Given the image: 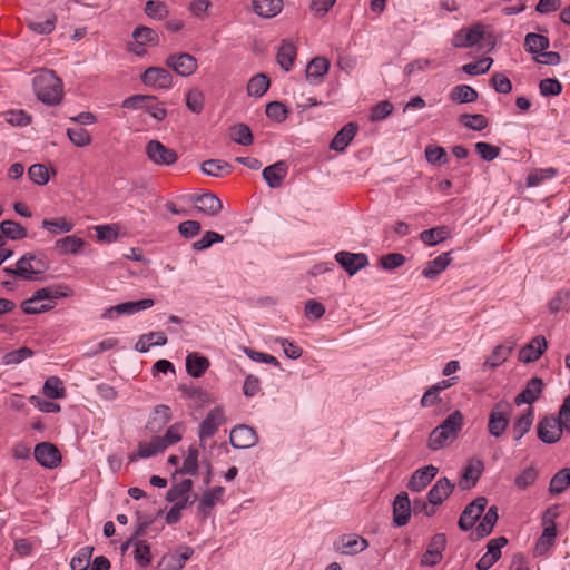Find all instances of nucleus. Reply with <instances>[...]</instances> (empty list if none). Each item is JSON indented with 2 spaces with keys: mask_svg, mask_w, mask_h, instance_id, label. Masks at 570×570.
I'll return each mask as SVG.
<instances>
[{
  "mask_svg": "<svg viewBox=\"0 0 570 570\" xmlns=\"http://www.w3.org/2000/svg\"><path fill=\"white\" fill-rule=\"evenodd\" d=\"M464 424V416L461 411L452 412L440 425L434 428L428 439V448L431 451H439L452 444L459 436Z\"/></svg>",
  "mask_w": 570,
  "mask_h": 570,
  "instance_id": "1",
  "label": "nucleus"
},
{
  "mask_svg": "<svg viewBox=\"0 0 570 570\" xmlns=\"http://www.w3.org/2000/svg\"><path fill=\"white\" fill-rule=\"evenodd\" d=\"M32 86L37 98L46 105H59L63 98L62 81L52 70H40L33 77Z\"/></svg>",
  "mask_w": 570,
  "mask_h": 570,
  "instance_id": "2",
  "label": "nucleus"
},
{
  "mask_svg": "<svg viewBox=\"0 0 570 570\" xmlns=\"http://www.w3.org/2000/svg\"><path fill=\"white\" fill-rule=\"evenodd\" d=\"M512 405L508 401H499L490 411L488 431L494 438H500L509 426Z\"/></svg>",
  "mask_w": 570,
  "mask_h": 570,
  "instance_id": "3",
  "label": "nucleus"
},
{
  "mask_svg": "<svg viewBox=\"0 0 570 570\" xmlns=\"http://www.w3.org/2000/svg\"><path fill=\"white\" fill-rule=\"evenodd\" d=\"M67 296L68 295L66 293L61 292L58 287H52V286L43 287V288L36 291L33 293L32 297L24 299L21 303V309L23 311L24 314H39L42 312H47L52 308V305H50V304L39 305V307H32V308L30 307V305L33 303H40L41 301H45V299L53 301V299H57L60 297H67Z\"/></svg>",
  "mask_w": 570,
  "mask_h": 570,
  "instance_id": "4",
  "label": "nucleus"
},
{
  "mask_svg": "<svg viewBox=\"0 0 570 570\" xmlns=\"http://www.w3.org/2000/svg\"><path fill=\"white\" fill-rule=\"evenodd\" d=\"M145 154L157 166H171L178 160V154L174 149L156 139L147 142Z\"/></svg>",
  "mask_w": 570,
  "mask_h": 570,
  "instance_id": "5",
  "label": "nucleus"
},
{
  "mask_svg": "<svg viewBox=\"0 0 570 570\" xmlns=\"http://www.w3.org/2000/svg\"><path fill=\"white\" fill-rule=\"evenodd\" d=\"M488 500L485 497H478L470 502L462 511L458 525L462 531H469L473 528L475 522L480 519L487 507Z\"/></svg>",
  "mask_w": 570,
  "mask_h": 570,
  "instance_id": "6",
  "label": "nucleus"
},
{
  "mask_svg": "<svg viewBox=\"0 0 570 570\" xmlns=\"http://www.w3.org/2000/svg\"><path fill=\"white\" fill-rule=\"evenodd\" d=\"M165 65L181 77L193 75L198 67L197 59L187 52L169 55Z\"/></svg>",
  "mask_w": 570,
  "mask_h": 570,
  "instance_id": "7",
  "label": "nucleus"
},
{
  "mask_svg": "<svg viewBox=\"0 0 570 570\" xmlns=\"http://www.w3.org/2000/svg\"><path fill=\"white\" fill-rule=\"evenodd\" d=\"M563 431V426H561V423L554 415L544 416L537 426L538 438L547 444L558 442Z\"/></svg>",
  "mask_w": 570,
  "mask_h": 570,
  "instance_id": "8",
  "label": "nucleus"
},
{
  "mask_svg": "<svg viewBox=\"0 0 570 570\" xmlns=\"http://www.w3.org/2000/svg\"><path fill=\"white\" fill-rule=\"evenodd\" d=\"M335 261L351 276L368 265V257L364 253L342 250L335 254Z\"/></svg>",
  "mask_w": 570,
  "mask_h": 570,
  "instance_id": "9",
  "label": "nucleus"
},
{
  "mask_svg": "<svg viewBox=\"0 0 570 570\" xmlns=\"http://www.w3.org/2000/svg\"><path fill=\"white\" fill-rule=\"evenodd\" d=\"M33 454L36 461L48 469L57 468L61 462V454L58 448L50 442L38 443Z\"/></svg>",
  "mask_w": 570,
  "mask_h": 570,
  "instance_id": "10",
  "label": "nucleus"
},
{
  "mask_svg": "<svg viewBox=\"0 0 570 570\" xmlns=\"http://www.w3.org/2000/svg\"><path fill=\"white\" fill-rule=\"evenodd\" d=\"M333 547L341 554L353 556L365 550L368 547V542L357 534H343L335 540Z\"/></svg>",
  "mask_w": 570,
  "mask_h": 570,
  "instance_id": "11",
  "label": "nucleus"
},
{
  "mask_svg": "<svg viewBox=\"0 0 570 570\" xmlns=\"http://www.w3.org/2000/svg\"><path fill=\"white\" fill-rule=\"evenodd\" d=\"M484 37V27L476 23L471 28H462L454 33L452 46L455 48H470L479 43Z\"/></svg>",
  "mask_w": 570,
  "mask_h": 570,
  "instance_id": "12",
  "label": "nucleus"
},
{
  "mask_svg": "<svg viewBox=\"0 0 570 570\" xmlns=\"http://www.w3.org/2000/svg\"><path fill=\"white\" fill-rule=\"evenodd\" d=\"M141 81L148 87L169 89L173 86V76L165 68L149 67L141 75Z\"/></svg>",
  "mask_w": 570,
  "mask_h": 570,
  "instance_id": "13",
  "label": "nucleus"
},
{
  "mask_svg": "<svg viewBox=\"0 0 570 570\" xmlns=\"http://www.w3.org/2000/svg\"><path fill=\"white\" fill-rule=\"evenodd\" d=\"M225 422L224 411L222 407H214L199 424L198 436L200 441L215 435L219 426Z\"/></svg>",
  "mask_w": 570,
  "mask_h": 570,
  "instance_id": "14",
  "label": "nucleus"
},
{
  "mask_svg": "<svg viewBox=\"0 0 570 570\" xmlns=\"http://www.w3.org/2000/svg\"><path fill=\"white\" fill-rule=\"evenodd\" d=\"M193 553V548L187 546L180 547L178 552L166 553L159 560L157 570H180Z\"/></svg>",
  "mask_w": 570,
  "mask_h": 570,
  "instance_id": "15",
  "label": "nucleus"
},
{
  "mask_svg": "<svg viewBox=\"0 0 570 570\" xmlns=\"http://www.w3.org/2000/svg\"><path fill=\"white\" fill-rule=\"evenodd\" d=\"M446 537L444 533H436L432 537L428 550L422 556L421 564L434 567L442 560V552L445 549Z\"/></svg>",
  "mask_w": 570,
  "mask_h": 570,
  "instance_id": "16",
  "label": "nucleus"
},
{
  "mask_svg": "<svg viewBox=\"0 0 570 570\" xmlns=\"http://www.w3.org/2000/svg\"><path fill=\"white\" fill-rule=\"evenodd\" d=\"M544 383L540 377H532L527 382L525 387L514 397L515 405H532L538 401L543 392Z\"/></svg>",
  "mask_w": 570,
  "mask_h": 570,
  "instance_id": "17",
  "label": "nucleus"
},
{
  "mask_svg": "<svg viewBox=\"0 0 570 570\" xmlns=\"http://www.w3.org/2000/svg\"><path fill=\"white\" fill-rule=\"evenodd\" d=\"M257 440L255 430L245 424L235 426L229 434V442L235 449H248L255 445Z\"/></svg>",
  "mask_w": 570,
  "mask_h": 570,
  "instance_id": "18",
  "label": "nucleus"
},
{
  "mask_svg": "<svg viewBox=\"0 0 570 570\" xmlns=\"http://www.w3.org/2000/svg\"><path fill=\"white\" fill-rule=\"evenodd\" d=\"M288 173V165L284 160L276 161L273 165L265 167L262 176L269 188L276 189L283 185V181Z\"/></svg>",
  "mask_w": 570,
  "mask_h": 570,
  "instance_id": "19",
  "label": "nucleus"
},
{
  "mask_svg": "<svg viewBox=\"0 0 570 570\" xmlns=\"http://www.w3.org/2000/svg\"><path fill=\"white\" fill-rule=\"evenodd\" d=\"M439 469L432 464L417 469L409 480L407 488L413 492L422 491L438 474Z\"/></svg>",
  "mask_w": 570,
  "mask_h": 570,
  "instance_id": "20",
  "label": "nucleus"
},
{
  "mask_svg": "<svg viewBox=\"0 0 570 570\" xmlns=\"http://www.w3.org/2000/svg\"><path fill=\"white\" fill-rule=\"evenodd\" d=\"M483 470L484 464L480 459L469 460L459 482L460 488L463 490L473 488L481 478Z\"/></svg>",
  "mask_w": 570,
  "mask_h": 570,
  "instance_id": "21",
  "label": "nucleus"
},
{
  "mask_svg": "<svg viewBox=\"0 0 570 570\" xmlns=\"http://www.w3.org/2000/svg\"><path fill=\"white\" fill-rule=\"evenodd\" d=\"M411 517V502L406 492L399 493L393 501V522L396 527L407 524Z\"/></svg>",
  "mask_w": 570,
  "mask_h": 570,
  "instance_id": "22",
  "label": "nucleus"
},
{
  "mask_svg": "<svg viewBox=\"0 0 570 570\" xmlns=\"http://www.w3.org/2000/svg\"><path fill=\"white\" fill-rule=\"evenodd\" d=\"M194 204L198 212L207 216H217L223 209L222 200L210 193L195 196Z\"/></svg>",
  "mask_w": 570,
  "mask_h": 570,
  "instance_id": "23",
  "label": "nucleus"
},
{
  "mask_svg": "<svg viewBox=\"0 0 570 570\" xmlns=\"http://www.w3.org/2000/svg\"><path fill=\"white\" fill-rule=\"evenodd\" d=\"M330 69V61L325 57L313 58L306 67V79L312 85H318L323 81Z\"/></svg>",
  "mask_w": 570,
  "mask_h": 570,
  "instance_id": "24",
  "label": "nucleus"
},
{
  "mask_svg": "<svg viewBox=\"0 0 570 570\" xmlns=\"http://www.w3.org/2000/svg\"><path fill=\"white\" fill-rule=\"evenodd\" d=\"M454 483L448 478L439 479L428 493V501L432 505L442 504L443 501L453 492Z\"/></svg>",
  "mask_w": 570,
  "mask_h": 570,
  "instance_id": "25",
  "label": "nucleus"
},
{
  "mask_svg": "<svg viewBox=\"0 0 570 570\" xmlns=\"http://www.w3.org/2000/svg\"><path fill=\"white\" fill-rule=\"evenodd\" d=\"M547 348V341L543 336H535L519 352V360L523 363H531L540 358Z\"/></svg>",
  "mask_w": 570,
  "mask_h": 570,
  "instance_id": "26",
  "label": "nucleus"
},
{
  "mask_svg": "<svg viewBox=\"0 0 570 570\" xmlns=\"http://www.w3.org/2000/svg\"><path fill=\"white\" fill-rule=\"evenodd\" d=\"M358 125L356 122H347L332 139L330 148L335 151H344L350 142L357 134Z\"/></svg>",
  "mask_w": 570,
  "mask_h": 570,
  "instance_id": "27",
  "label": "nucleus"
},
{
  "mask_svg": "<svg viewBox=\"0 0 570 570\" xmlns=\"http://www.w3.org/2000/svg\"><path fill=\"white\" fill-rule=\"evenodd\" d=\"M171 420V410L169 406L160 404L154 409L153 415L149 419L146 429L153 433L159 432Z\"/></svg>",
  "mask_w": 570,
  "mask_h": 570,
  "instance_id": "28",
  "label": "nucleus"
},
{
  "mask_svg": "<svg viewBox=\"0 0 570 570\" xmlns=\"http://www.w3.org/2000/svg\"><path fill=\"white\" fill-rule=\"evenodd\" d=\"M451 254L452 252H446L432 261H429L424 269L422 271V275L428 279H433L438 275H440L451 263Z\"/></svg>",
  "mask_w": 570,
  "mask_h": 570,
  "instance_id": "29",
  "label": "nucleus"
},
{
  "mask_svg": "<svg viewBox=\"0 0 570 570\" xmlns=\"http://www.w3.org/2000/svg\"><path fill=\"white\" fill-rule=\"evenodd\" d=\"M296 56V47L292 42L283 40L278 48L276 60L284 71L288 72L292 69Z\"/></svg>",
  "mask_w": 570,
  "mask_h": 570,
  "instance_id": "30",
  "label": "nucleus"
},
{
  "mask_svg": "<svg viewBox=\"0 0 570 570\" xmlns=\"http://www.w3.org/2000/svg\"><path fill=\"white\" fill-rule=\"evenodd\" d=\"M514 347V342L507 341L504 344L497 345L490 356L485 360L484 366L494 368L505 362Z\"/></svg>",
  "mask_w": 570,
  "mask_h": 570,
  "instance_id": "31",
  "label": "nucleus"
},
{
  "mask_svg": "<svg viewBox=\"0 0 570 570\" xmlns=\"http://www.w3.org/2000/svg\"><path fill=\"white\" fill-rule=\"evenodd\" d=\"M202 171L212 177H224L233 171L229 163L220 159H208L203 161L200 166Z\"/></svg>",
  "mask_w": 570,
  "mask_h": 570,
  "instance_id": "32",
  "label": "nucleus"
},
{
  "mask_svg": "<svg viewBox=\"0 0 570 570\" xmlns=\"http://www.w3.org/2000/svg\"><path fill=\"white\" fill-rule=\"evenodd\" d=\"M498 519H499L498 507L491 505L487 510L481 522L475 528L476 538L482 539V538L488 537L492 532Z\"/></svg>",
  "mask_w": 570,
  "mask_h": 570,
  "instance_id": "33",
  "label": "nucleus"
},
{
  "mask_svg": "<svg viewBox=\"0 0 570 570\" xmlns=\"http://www.w3.org/2000/svg\"><path fill=\"white\" fill-rule=\"evenodd\" d=\"M167 343V336L164 332H150L141 335L135 344V350L140 353L149 351L150 346H163Z\"/></svg>",
  "mask_w": 570,
  "mask_h": 570,
  "instance_id": "34",
  "label": "nucleus"
},
{
  "mask_svg": "<svg viewBox=\"0 0 570 570\" xmlns=\"http://www.w3.org/2000/svg\"><path fill=\"white\" fill-rule=\"evenodd\" d=\"M209 365V360L198 353H190L186 357V371L193 377H200Z\"/></svg>",
  "mask_w": 570,
  "mask_h": 570,
  "instance_id": "35",
  "label": "nucleus"
},
{
  "mask_svg": "<svg viewBox=\"0 0 570 570\" xmlns=\"http://www.w3.org/2000/svg\"><path fill=\"white\" fill-rule=\"evenodd\" d=\"M223 487H214L213 489L204 492L198 504L199 513L204 518L208 517L213 507L220 500L224 493Z\"/></svg>",
  "mask_w": 570,
  "mask_h": 570,
  "instance_id": "36",
  "label": "nucleus"
},
{
  "mask_svg": "<svg viewBox=\"0 0 570 570\" xmlns=\"http://www.w3.org/2000/svg\"><path fill=\"white\" fill-rule=\"evenodd\" d=\"M282 0H253V10L259 17L272 18L282 10Z\"/></svg>",
  "mask_w": 570,
  "mask_h": 570,
  "instance_id": "37",
  "label": "nucleus"
},
{
  "mask_svg": "<svg viewBox=\"0 0 570 570\" xmlns=\"http://www.w3.org/2000/svg\"><path fill=\"white\" fill-rule=\"evenodd\" d=\"M451 235L448 226H436L430 229H425L420 234V239L428 246H435L439 243L444 242Z\"/></svg>",
  "mask_w": 570,
  "mask_h": 570,
  "instance_id": "38",
  "label": "nucleus"
},
{
  "mask_svg": "<svg viewBox=\"0 0 570 570\" xmlns=\"http://www.w3.org/2000/svg\"><path fill=\"white\" fill-rule=\"evenodd\" d=\"M557 537L556 525L543 527L542 534L537 540L534 547L535 556H543L554 544Z\"/></svg>",
  "mask_w": 570,
  "mask_h": 570,
  "instance_id": "39",
  "label": "nucleus"
},
{
  "mask_svg": "<svg viewBox=\"0 0 570 570\" xmlns=\"http://www.w3.org/2000/svg\"><path fill=\"white\" fill-rule=\"evenodd\" d=\"M33 253H26L16 264V276L24 281L38 279L32 265Z\"/></svg>",
  "mask_w": 570,
  "mask_h": 570,
  "instance_id": "40",
  "label": "nucleus"
},
{
  "mask_svg": "<svg viewBox=\"0 0 570 570\" xmlns=\"http://www.w3.org/2000/svg\"><path fill=\"white\" fill-rule=\"evenodd\" d=\"M549 46V38L540 33L530 32L524 38L525 50L534 56H538L541 51L547 50Z\"/></svg>",
  "mask_w": 570,
  "mask_h": 570,
  "instance_id": "41",
  "label": "nucleus"
},
{
  "mask_svg": "<svg viewBox=\"0 0 570 570\" xmlns=\"http://www.w3.org/2000/svg\"><path fill=\"white\" fill-rule=\"evenodd\" d=\"M132 38L138 46H157L159 43V35L156 30L140 26L132 31Z\"/></svg>",
  "mask_w": 570,
  "mask_h": 570,
  "instance_id": "42",
  "label": "nucleus"
},
{
  "mask_svg": "<svg viewBox=\"0 0 570 570\" xmlns=\"http://www.w3.org/2000/svg\"><path fill=\"white\" fill-rule=\"evenodd\" d=\"M164 451V445L159 443V441L156 439V436L149 442H140L138 444V451L137 453L129 455V461L134 462L138 458L146 459L156 455L157 453H160Z\"/></svg>",
  "mask_w": 570,
  "mask_h": 570,
  "instance_id": "43",
  "label": "nucleus"
},
{
  "mask_svg": "<svg viewBox=\"0 0 570 570\" xmlns=\"http://www.w3.org/2000/svg\"><path fill=\"white\" fill-rule=\"evenodd\" d=\"M85 240L75 235L66 236L56 242V249L60 254H77L83 247Z\"/></svg>",
  "mask_w": 570,
  "mask_h": 570,
  "instance_id": "44",
  "label": "nucleus"
},
{
  "mask_svg": "<svg viewBox=\"0 0 570 570\" xmlns=\"http://www.w3.org/2000/svg\"><path fill=\"white\" fill-rule=\"evenodd\" d=\"M534 417L533 407L529 406L513 424V438L519 441L532 426Z\"/></svg>",
  "mask_w": 570,
  "mask_h": 570,
  "instance_id": "45",
  "label": "nucleus"
},
{
  "mask_svg": "<svg viewBox=\"0 0 570 570\" xmlns=\"http://www.w3.org/2000/svg\"><path fill=\"white\" fill-rule=\"evenodd\" d=\"M478 97V91L468 85L455 86L450 92V99L458 104L472 102L475 101Z\"/></svg>",
  "mask_w": 570,
  "mask_h": 570,
  "instance_id": "46",
  "label": "nucleus"
},
{
  "mask_svg": "<svg viewBox=\"0 0 570 570\" xmlns=\"http://www.w3.org/2000/svg\"><path fill=\"white\" fill-rule=\"evenodd\" d=\"M0 232L2 236L11 240H19L27 237V229L19 223L10 219L0 223Z\"/></svg>",
  "mask_w": 570,
  "mask_h": 570,
  "instance_id": "47",
  "label": "nucleus"
},
{
  "mask_svg": "<svg viewBox=\"0 0 570 570\" xmlns=\"http://www.w3.org/2000/svg\"><path fill=\"white\" fill-rule=\"evenodd\" d=\"M570 485V468L558 471L550 480L549 492L560 494Z\"/></svg>",
  "mask_w": 570,
  "mask_h": 570,
  "instance_id": "48",
  "label": "nucleus"
},
{
  "mask_svg": "<svg viewBox=\"0 0 570 570\" xmlns=\"http://www.w3.org/2000/svg\"><path fill=\"white\" fill-rule=\"evenodd\" d=\"M269 78L265 73H257L247 85L249 96L262 97L269 88Z\"/></svg>",
  "mask_w": 570,
  "mask_h": 570,
  "instance_id": "49",
  "label": "nucleus"
},
{
  "mask_svg": "<svg viewBox=\"0 0 570 570\" xmlns=\"http://www.w3.org/2000/svg\"><path fill=\"white\" fill-rule=\"evenodd\" d=\"M183 428V423H175L167 429L166 433L163 436H156L159 443L164 445V451L168 446L176 444L181 440Z\"/></svg>",
  "mask_w": 570,
  "mask_h": 570,
  "instance_id": "50",
  "label": "nucleus"
},
{
  "mask_svg": "<svg viewBox=\"0 0 570 570\" xmlns=\"http://www.w3.org/2000/svg\"><path fill=\"white\" fill-rule=\"evenodd\" d=\"M43 393L48 399H62L66 396V390L62 382L57 376H50L43 384Z\"/></svg>",
  "mask_w": 570,
  "mask_h": 570,
  "instance_id": "51",
  "label": "nucleus"
},
{
  "mask_svg": "<svg viewBox=\"0 0 570 570\" xmlns=\"http://www.w3.org/2000/svg\"><path fill=\"white\" fill-rule=\"evenodd\" d=\"M94 550H95V548L91 546L81 548L78 551L77 556H75L70 561L71 569L72 570H87L89 567Z\"/></svg>",
  "mask_w": 570,
  "mask_h": 570,
  "instance_id": "52",
  "label": "nucleus"
},
{
  "mask_svg": "<svg viewBox=\"0 0 570 570\" xmlns=\"http://www.w3.org/2000/svg\"><path fill=\"white\" fill-rule=\"evenodd\" d=\"M289 110L287 107L281 101H272L266 105V116L275 121L283 122L287 119Z\"/></svg>",
  "mask_w": 570,
  "mask_h": 570,
  "instance_id": "53",
  "label": "nucleus"
},
{
  "mask_svg": "<svg viewBox=\"0 0 570 570\" xmlns=\"http://www.w3.org/2000/svg\"><path fill=\"white\" fill-rule=\"evenodd\" d=\"M198 449L195 446H189L188 454L184 460L183 466L178 470V473L196 475L198 471Z\"/></svg>",
  "mask_w": 570,
  "mask_h": 570,
  "instance_id": "54",
  "label": "nucleus"
},
{
  "mask_svg": "<svg viewBox=\"0 0 570 570\" xmlns=\"http://www.w3.org/2000/svg\"><path fill=\"white\" fill-rule=\"evenodd\" d=\"M144 11L149 18L156 20H163L169 13L167 4L163 1L156 0H148L145 4Z\"/></svg>",
  "mask_w": 570,
  "mask_h": 570,
  "instance_id": "55",
  "label": "nucleus"
},
{
  "mask_svg": "<svg viewBox=\"0 0 570 570\" xmlns=\"http://www.w3.org/2000/svg\"><path fill=\"white\" fill-rule=\"evenodd\" d=\"M569 301H570V291L560 289L550 299V302L548 304V308L551 314H557L561 311L567 309Z\"/></svg>",
  "mask_w": 570,
  "mask_h": 570,
  "instance_id": "56",
  "label": "nucleus"
},
{
  "mask_svg": "<svg viewBox=\"0 0 570 570\" xmlns=\"http://www.w3.org/2000/svg\"><path fill=\"white\" fill-rule=\"evenodd\" d=\"M230 137L235 142L242 146H249L253 144L252 130L245 124H238L234 126L232 128Z\"/></svg>",
  "mask_w": 570,
  "mask_h": 570,
  "instance_id": "57",
  "label": "nucleus"
},
{
  "mask_svg": "<svg viewBox=\"0 0 570 570\" xmlns=\"http://www.w3.org/2000/svg\"><path fill=\"white\" fill-rule=\"evenodd\" d=\"M425 159L431 165H444L448 163L449 157L443 147L429 145L424 150Z\"/></svg>",
  "mask_w": 570,
  "mask_h": 570,
  "instance_id": "58",
  "label": "nucleus"
},
{
  "mask_svg": "<svg viewBox=\"0 0 570 570\" xmlns=\"http://www.w3.org/2000/svg\"><path fill=\"white\" fill-rule=\"evenodd\" d=\"M193 488V481L190 479L183 480L181 482L174 484L166 493V500L168 502L177 501L178 499L187 495Z\"/></svg>",
  "mask_w": 570,
  "mask_h": 570,
  "instance_id": "59",
  "label": "nucleus"
},
{
  "mask_svg": "<svg viewBox=\"0 0 570 570\" xmlns=\"http://www.w3.org/2000/svg\"><path fill=\"white\" fill-rule=\"evenodd\" d=\"M41 226L50 233L57 234L56 229H59L61 233H69L73 229L75 225L65 217H58L53 219H43Z\"/></svg>",
  "mask_w": 570,
  "mask_h": 570,
  "instance_id": "60",
  "label": "nucleus"
},
{
  "mask_svg": "<svg viewBox=\"0 0 570 570\" xmlns=\"http://www.w3.org/2000/svg\"><path fill=\"white\" fill-rule=\"evenodd\" d=\"M134 558L139 567L145 568L151 562L150 546L144 541L138 540L135 543Z\"/></svg>",
  "mask_w": 570,
  "mask_h": 570,
  "instance_id": "61",
  "label": "nucleus"
},
{
  "mask_svg": "<svg viewBox=\"0 0 570 570\" xmlns=\"http://www.w3.org/2000/svg\"><path fill=\"white\" fill-rule=\"evenodd\" d=\"M33 354L35 352L30 347L22 346L18 350L6 353L2 357V364L17 365L23 360L31 357Z\"/></svg>",
  "mask_w": 570,
  "mask_h": 570,
  "instance_id": "62",
  "label": "nucleus"
},
{
  "mask_svg": "<svg viewBox=\"0 0 570 570\" xmlns=\"http://www.w3.org/2000/svg\"><path fill=\"white\" fill-rule=\"evenodd\" d=\"M56 22H57V17H56V14L52 13L45 21L27 20V26L30 30H32L39 35H49L55 30Z\"/></svg>",
  "mask_w": 570,
  "mask_h": 570,
  "instance_id": "63",
  "label": "nucleus"
},
{
  "mask_svg": "<svg viewBox=\"0 0 570 570\" xmlns=\"http://www.w3.org/2000/svg\"><path fill=\"white\" fill-rule=\"evenodd\" d=\"M460 121L468 128L481 131L488 126V119L481 114H463L460 116Z\"/></svg>",
  "mask_w": 570,
  "mask_h": 570,
  "instance_id": "64",
  "label": "nucleus"
}]
</instances>
